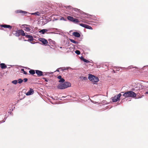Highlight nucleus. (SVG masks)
<instances>
[{
    "label": "nucleus",
    "mask_w": 148,
    "mask_h": 148,
    "mask_svg": "<svg viewBox=\"0 0 148 148\" xmlns=\"http://www.w3.org/2000/svg\"><path fill=\"white\" fill-rule=\"evenodd\" d=\"M74 11L77 12V15L74 16L77 18H80L82 20L81 21L84 23L89 24L88 22L90 21L88 20V18L86 16L84 15L83 12L77 8H73Z\"/></svg>",
    "instance_id": "obj_1"
},
{
    "label": "nucleus",
    "mask_w": 148,
    "mask_h": 148,
    "mask_svg": "<svg viewBox=\"0 0 148 148\" xmlns=\"http://www.w3.org/2000/svg\"><path fill=\"white\" fill-rule=\"evenodd\" d=\"M71 86V84L68 82H65L63 83H60L58 85L57 88L59 89H63Z\"/></svg>",
    "instance_id": "obj_2"
},
{
    "label": "nucleus",
    "mask_w": 148,
    "mask_h": 148,
    "mask_svg": "<svg viewBox=\"0 0 148 148\" xmlns=\"http://www.w3.org/2000/svg\"><path fill=\"white\" fill-rule=\"evenodd\" d=\"M123 96L125 97H135L136 96V94L134 92L132 91H129L125 92L123 95Z\"/></svg>",
    "instance_id": "obj_3"
},
{
    "label": "nucleus",
    "mask_w": 148,
    "mask_h": 148,
    "mask_svg": "<svg viewBox=\"0 0 148 148\" xmlns=\"http://www.w3.org/2000/svg\"><path fill=\"white\" fill-rule=\"evenodd\" d=\"M88 79L90 81L93 82H97L99 81V78L97 77H96L93 75L91 74H88Z\"/></svg>",
    "instance_id": "obj_4"
},
{
    "label": "nucleus",
    "mask_w": 148,
    "mask_h": 148,
    "mask_svg": "<svg viewBox=\"0 0 148 148\" xmlns=\"http://www.w3.org/2000/svg\"><path fill=\"white\" fill-rule=\"evenodd\" d=\"M121 96V94L119 93L117 95H115L114 97H112L111 99L113 102H116L120 100Z\"/></svg>",
    "instance_id": "obj_5"
},
{
    "label": "nucleus",
    "mask_w": 148,
    "mask_h": 148,
    "mask_svg": "<svg viewBox=\"0 0 148 148\" xmlns=\"http://www.w3.org/2000/svg\"><path fill=\"white\" fill-rule=\"evenodd\" d=\"M79 25L86 29H92V28L91 26H89L88 25L82 23H80L79 24Z\"/></svg>",
    "instance_id": "obj_6"
},
{
    "label": "nucleus",
    "mask_w": 148,
    "mask_h": 148,
    "mask_svg": "<svg viewBox=\"0 0 148 148\" xmlns=\"http://www.w3.org/2000/svg\"><path fill=\"white\" fill-rule=\"evenodd\" d=\"M40 41H41L44 45H47L48 43V42L47 40H46L45 38H40L39 39Z\"/></svg>",
    "instance_id": "obj_7"
},
{
    "label": "nucleus",
    "mask_w": 148,
    "mask_h": 148,
    "mask_svg": "<svg viewBox=\"0 0 148 148\" xmlns=\"http://www.w3.org/2000/svg\"><path fill=\"white\" fill-rule=\"evenodd\" d=\"M36 73L38 77H40L42 76H44L45 75V74L44 75L43 74V72L42 71L38 70H36Z\"/></svg>",
    "instance_id": "obj_8"
},
{
    "label": "nucleus",
    "mask_w": 148,
    "mask_h": 148,
    "mask_svg": "<svg viewBox=\"0 0 148 148\" xmlns=\"http://www.w3.org/2000/svg\"><path fill=\"white\" fill-rule=\"evenodd\" d=\"M1 27H3L5 28H8L10 29H11L12 28V26L9 25H0Z\"/></svg>",
    "instance_id": "obj_9"
},
{
    "label": "nucleus",
    "mask_w": 148,
    "mask_h": 148,
    "mask_svg": "<svg viewBox=\"0 0 148 148\" xmlns=\"http://www.w3.org/2000/svg\"><path fill=\"white\" fill-rule=\"evenodd\" d=\"M22 26L25 28V31L28 32L30 30V29L29 28V27H27V26H29V25L26 24H24L22 25Z\"/></svg>",
    "instance_id": "obj_10"
},
{
    "label": "nucleus",
    "mask_w": 148,
    "mask_h": 148,
    "mask_svg": "<svg viewBox=\"0 0 148 148\" xmlns=\"http://www.w3.org/2000/svg\"><path fill=\"white\" fill-rule=\"evenodd\" d=\"M34 93V90L32 88H30L29 91L27 92L26 93L27 95H29L33 94Z\"/></svg>",
    "instance_id": "obj_11"
},
{
    "label": "nucleus",
    "mask_w": 148,
    "mask_h": 148,
    "mask_svg": "<svg viewBox=\"0 0 148 148\" xmlns=\"http://www.w3.org/2000/svg\"><path fill=\"white\" fill-rule=\"evenodd\" d=\"M73 35L75 37H79L80 36V34L77 32H74L73 33Z\"/></svg>",
    "instance_id": "obj_12"
},
{
    "label": "nucleus",
    "mask_w": 148,
    "mask_h": 148,
    "mask_svg": "<svg viewBox=\"0 0 148 148\" xmlns=\"http://www.w3.org/2000/svg\"><path fill=\"white\" fill-rule=\"evenodd\" d=\"M58 78L60 79V80L59 81V82L63 83L65 81V80L62 78V77L60 75H59L58 77Z\"/></svg>",
    "instance_id": "obj_13"
},
{
    "label": "nucleus",
    "mask_w": 148,
    "mask_h": 148,
    "mask_svg": "<svg viewBox=\"0 0 148 148\" xmlns=\"http://www.w3.org/2000/svg\"><path fill=\"white\" fill-rule=\"evenodd\" d=\"M48 31L47 29H42L39 31V32L42 34H44L45 33Z\"/></svg>",
    "instance_id": "obj_14"
},
{
    "label": "nucleus",
    "mask_w": 148,
    "mask_h": 148,
    "mask_svg": "<svg viewBox=\"0 0 148 148\" xmlns=\"http://www.w3.org/2000/svg\"><path fill=\"white\" fill-rule=\"evenodd\" d=\"M0 65L2 69H5L7 67L6 65L4 63H1L0 64Z\"/></svg>",
    "instance_id": "obj_15"
},
{
    "label": "nucleus",
    "mask_w": 148,
    "mask_h": 148,
    "mask_svg": "<svg viewBox=\"0 0 148 148\" xmlns=\"http://www.w3.org/2000/svg\"><path fill=\"white\" fill-rule=\"evenodd\" d=\"M74 18L72 16H68L67 17V19L70 21L72 22Z\"/></svg>",
    "instance_id": "obj_16"
},
{
    "label": "nucleus",
    "mask_w": 148,
    "mask_h": 148,
    "mask_svg": "<svg viewBox=\"0 0 148 148\" xmlns=\"http://www.w3.org/2000/svg\"><path fill=\"white\" fill-rule=\"evenodd\" d=\"M79 22H80V21H79L78 19L75 18L73 19V21H72L73 22L75 23H79Z\"/></svg>",
    "instance_id": "obj_17"
},
{
    "label": "nucleus",
    "mask_w": 148,
    "mask_h": 148,
    "mask_svg": "<svg viewBox=\"0 0 148 148\" xmlns=\"http://www.w3.org/2000/svg\"><path fill=\"white\" fill-rule=\"evenodd\" d=\"M81 59L82 60H83L84 62H86L87 63H89L90 62V61L84 58L83 57H81Z\"/></svg>",
    "instance_id": "obj_18"
},
{
    "label": "nucleus",
    "mask_w": 148,
    "mask_h": 148,
    "mask_svg": "<svg viewBox=\"0 0 148 148\" xmlns=\"http://www.w3.org/2000/svg\"><path fill=\"white\" fill-rule=\"evenodd\" d=\"M29 73L32 75H34L35 73V71L34 70L32 69L29 71Z\"/></svg>",
    "instance_id": "obj_19"
},
{
    "label": "nucleus",
    "mask_w": 148,
    "mask_h": 148,
    "mask_svg": "<svg viewBox=\"0 0 148 148\" xmlns=\"http://www.w3.org/2000/svg\"><path fill=\"white\" fill-rule=\"evenodd\" d=\"M65 8H66V9H67V10H71L73 9V8L70 5H69L66 7V6Z\"/></svg>",
    "instance_id": "obj_20"
},
{
    "label": "nucleus",
    "mask_w": 148,
    "mask_h": 148,
    "mask_svg": "<svg viewBox=\"0 0 148 148\" xmlns=\"http://www.w3.org/2000/svg\"><path fill=\"white\" fill-rule=\"evenodd\" d=\"M30 37L29 38V39L28 40V41H32L34 39L32 36L31 35H30L29 36Z\"/></svg>",
    "instance_id": "obj_21"
},
{
    "label": "nucleus",
    "mask_w": 148,
    "mask_h": 148,
    "mask_svg": "<svg viewBox=\"0 0 148 148\" xmlns=\"http://www.w3.org/2000/svg\"><path fill=\"white\" fill-rule=\"evenodd\" d=\"M32 14H33V15H37V16H40V14L39 12H35L34 13H33Z\"/></svg>",
    "instance_id": "obj_22"
},
{
    "label": "nucleus",
    "mask_w": 148,
    "mask_h": 148,
    "mask_svg": "<svg viewBox=\"0 0 148 148\" xmlns=\"http://www.w3.org/2000/svg\"><path fill=\"white\" fill-rule=\"evenodd\" d=\"M70 40L72 42H73L74 44H77V43H78L77 42L75 41V40H73V39H70Z\"/></svg>",
    "instance_id": "obj_23"
},
{
    "label": "nucleus",
    "mask_w": 148,
    "mask_h": 148,
    "mask_svg": "<svg viewBox=\"0 0 148 148\" xmlns=\"http://www.w3.org/2000/svg\"><path fill=\"white\" fill-rule=\"evenodd\" d=\"M21 34L22 36H25V33H24V32L21 29Z\"/></svg>",
    "instance_id": "obj_24"
},
{
    "label": "nucleus",
    "mask_w": 148,
    "mask_h": 148,
    "mask_svg": "<svg viewBox=\"0 0 148 148\" xmlns=\"http://www.w3.org/2000/svg\"><path fill=\"white\" fill-rule=\"evenodd\" d=\"M18 82L17 80H14L12 82V83L15 84H16Z\"/></svg>",
    "instance_id": "obj_25"
},
{
    "label": "nucleus",
    "mask_w": 148,
    "mask_h": 148,
    "mask_svg": "<svg viewBox=\"0 0 148 148\" xmlns=\"http://www.w3.org/2000/svg\"><path fill=\"white\" fill-rule=\"evenodd\" d=\"M18 83L19 84L21 83L23 81V80L21 79H19L18 80Z\"/></svg>",
    "instance_id": "obj_26"
},
{
    "label": "nucleus",
    "mask_w": 148,
    "mask_h": 148,
    "mask_svg": "<svg viewBox=\"0 0 148 148\" xmlns=\"http://www.w3.org/2000/svg\"><path fill=\"white\" fill-rule=\"evenodd\" d=\"M75 53L77 55H79L80 53V52L79 50H77L75 51Z\"/></svg>",
    "instance_id": "obj_27"
},
{
    "label": "nucleus",
    "mask_w": 148,
    "mask_h": 148,
    "mask_svg": "<svg viewBox=\"0 0 148 148\" xmlns=\"http://www.w3.org/2000/svg\"><path fill=\"white\" fill-rule=\"evenodd\" d=\"M21 71H22L23 72V73L24 74H25V75H26L27 74V73L25 71H24V69H21Z\"/></svg>",
    "instance_id": "obj_28"
},
{
    "label": "nucleus",
    "mask_w": 148,
    "mask_h": 148,
    "mask_svg": "<svg viewBox=\"0 0 148 148\" xmlns=\"http://www.w3.org/2000/svg\"><path fill=\"white\" fill-rule=\"evenodd\" d=\"M42 79H43L45 82H48L49 80L48 79H47L46 78L43 77Z\"/></svg>",
    "instance_id": "obj_29"
},
{
    "label": "nucleus",
    "mask_w": 148,
    "mask_h": 148,
    "mask_svg": "<svg viewBox=\"0 0 148 148\" xmlns=\"http://www.w3.org/2000/svg\"><path fill=\"white\" fill-rule=\"evenodd\" d=\"M17 32H18V34L20 36L21 35V29H20L19 30H18V31Z\"/></svg>",
    "instance_id": "obj_30"
},
{
    "label": "nucleus",
    "mask_w": 148,
    "mask_h": 148,
    "mask_svg": "<svg viewBox=\"0 0 148 148\" xmlns=\"http://www.w3.org/2000/svg\"><path fill=\"white\" fill-rule=\"evenodd\" d=\"M23 81H24L25 82H26L27 81V79L26 78H25L23 79Z\"/></svg>",
    "instance_id": "obj_31"
},
{
    "label": "nucleus",
    "mask_w": 148,
    "mask_h": 148,
    "mask_svg": "<svg viewBox=\"0 0 148 148\" xmlns=\"http://www.w3.org/2000/svg\"><path fill=\"white\" fill-rule=\"evenodd\" d=\"M60 19L61 20H64V21H66V20L63 17H62Z\"/></svg>",
    "instance_id": "obj_32"
},
{
    "label": "nucleus",
    "mask_w": 148,
    "mask_h": 148,
    "mask_svg": "<svg viewBox=\"0 0 148 148\" xmlns=\"http://www.w3.org/2000/svg\"><path fill=\"white\" fill-rule=\"evenodd\" d=\"M30 35H25V37H26V38H28L30 37L29 36H30Z\"/></svg>",
    "instance_id": "obj_33"
},
{
    "label": "nucleus",
    "mask_w": 148,
    "mask_h": 148,
    "mask_svg": "<svg viewBox=\"0 0 148 148\" xmlns=\"http://www.w3.org/2000/svg\"><path fill=\"white\" fill-rule=\"evenodd\" d=\"M16 36H20L18 34V32H16Z\"/></svg>",
    "instance_id": "obj_34"
},
{
    "label": "nucleus",
    "mask_w": 148,
    "mask_h": 148,
    "mask_svg": "<svg viewBox=\"0 0 148 148\" xmlns=\"http://www.w3.org/2000/svg\"><path fill=\"white\" fill-rule=\"evenodd\" d=\"M23 12L24 14L25 13H26V12H23V11H21V10L20 11V12Z\"/></svg>",
    "instance_id": "obj_35"
},
{
    "label": "nucleus",
    "mask_w": 148,
    "mask_h": 148,
    "mask_svg": "<svg viewBox=\"0 0 148 148\" xmlns=\"http://www.w3.org/2000/svg\"><path fill=\"white\" fill-rule=\"evenodd\" d=\"M145 94H148V91L146 92Z\"/></svg>",
    "instance_id": "obj_36"
},
{
    "label": "nucleus",
    "mask_w": 148,
    "mask_h": 148,
    "mask_svg": "<svg viewBox=\"0 0 148 148\" xmlns=\"http://www.w3.org/2000/svg\"><path fill=\"white\" fill-rule=\"evenodd\" d=\"M61 69L62 70H65V68H64V69H63V68H61Z\"/></svg>",
    "instance_id": "obj_37"
},
{
    "label": "nucleus",
    "mask_w": 148,
    "mask_h": 148,
    "mask_svg": "<svg viewBox=\"0 0 148 148\" xmlns=\"http://www.w3.org/2000/svg\"><path fill=\"white\" fill-rule=\"evenodd\" d=\"M57 71H59V69H57Z\"/></svg>",
    "instance_id": "obj_38"
},
{
    "label": "nucleus",
    "mask_w": 148,
    "mask_h": 148,
    "mask_svg": "<svg viewBox=\"0 0 148 148\" xmlns=\"http://www.w3.org/2000/svg\"><path fill=\"white\" fill-rule=\"evenodd\" d=\"M132 90H134L132 89Z\"/></svg>",
    "instance_id": "obj_39"
}]
</instances>
